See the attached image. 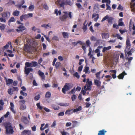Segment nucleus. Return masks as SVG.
<instances>
[{
  "label": "nucleus",
  "instance_id": "nucleus-63",
  "mask_svg": "<svg viewBox=\"0 0 135 135\" xmlns=\"http://www.w3.org/2000/svg\"><path fill=\"white\" fill-rule=\"evenodd\" d=\"M113 28H116V29H118V26L117 23L114 24L113 25Z\"/></svg>",
  "mask_w": 135,
  "mask_h": 135
},
{
  "label": "nucleus",
  "instance_id": "nucleus-12",
  "mask_svg": "<svg viewBox=\"0 0 135 135\" xmlns=\"http://www.w3.org/2000/svg\"><path fill=\"white\" fill-rule=\"evenodd\" d=\"M92 18L95 17L94 20L95 22H97L99 18V15L98 14L94 13L92 15Z\"/></svg>",
  "mask_w": 135,
  "mask_h": 135
},
{
  "label": "nucleus",
  "instance_id": "nucleus-27",
  "mask_svg": "<svg viewBox=\"0 0 135 135\" xmlns=\"http://www.w3.org/2000/svg\"><path fill=\"white\" fill-rule=\"evenodd\" d=\"M51 107L52 108L55 110H58L59 109V107L58 106H57L54 104H52Z\"/></svg>",
  "mask_w": 135,
  "mask_h": 135
},
{
  "label": "nucleus",
  "instance_id": "nucleus-21",
  "mask_svg": "<svg viewBox=\"0 0 135 135\" xmlns=\"http://www.w3.org/2000/svg\"><path fill=\"white\" fill-rule=\"evenodd\" d=\"M51 25L49 23L47 24H44L41 26V27H43L45 28L46 29H48L49 28H50L51 27Z\"/></svg>",
  "mask_w": 135,
  "mask_h": 135
},
{
  "label": "nucleus",
  "instance_id": "nucleus-54",
  "mask_svg": "<svg viewBox=\"0 0 135 135\" xmlns=\"http://www.w3.org/2000/svg\"><path fill=\"white\" fill-rule=\"evenodd\" d=\"M60 63L59 62H57L56 63V64L55 65V66L56 67V68H58L59 66L60 65Z\"/></svg>",
  "mask_w": 135,
  "mask_h": 135
},
{
  "label": "nucleus",
  "instance_id": "nucleus-53",
  "mask_svg": "<svg viewBox=\"0 0 135 135\" xmlns=\"http://www.w3.org/2000/svg\"><path fill=\"white\" fill-rule=\"evenodd\" d=\"M75 92V88H74L71 90V91L69 92V93H71L72 94H74Z\"/></svg>",
  "mask_w": 135,
  "mask_h": 135
},
{
  "label": "nucleus",
  "instance_id": "nucleus-50",
  "mask_svg": "<svg viewBox=\"0 0 135 135\" xmlns=\"http://www.w3.org/2000/svg\"><path fill=\"white\" fill-rule=\"evenodd\" d=\"M66 2L70 6L72 5L73 3L69 0H67Z\"/></svg>",
  "mask_w": 135,
  "mask_h": 135
},
{
  "label": "nucleus",
  "instance_id": "nucleus-16",
  "mask_svg": "<svg viewBox=\"0 0 135 135\" xmlns=\"http://www.w3.org/2000/svg\"><path fill=\"white\" fill-rule=\"evenodd\" d=\"M94 83L97 86L100 87L101 85V82L99 80L96 79H94Z\"/></svg>",
  "mask_w": 135,
  "mask_h": 135
},
{
  "label": "nucleus",
  "instance_id": "nucleus-11",
  "mask_svg": "<svg viewBox=\"0 0 135 135\" xmlns=\"http://www.w3.org/2000/svg\"><path fill=\"white\" fill-rule=\"evenodd\" d=\"M133 59V57H132L127 58V59L128 60V62H126L125 63V66L126 67H128V66L130 64L131 61Z\"/></svg>",
  "mask_w": 135,
  "mask_h": 135
},
{
  "label": "nucleus",
  "instance_id": "nucleus-43",
  "mask_svg": "<svg viewBox=\"0 0 135 135\" xmlns=\"http://www.w3.org/2000/svg\"><path fill=\"white\" fill-rule=\"evenodd\" d=\"M8 92L10 95H12L13 93V91L12 90V89H9L8 90Z\"/></svg>",
  "mask_w": 135,
  "mask_h": 135
},
{
  "label": "nucleus",
  "instance_id": "nucleus-62",
  "mask_svg": "<svg viewBox=\"0 0 135 135\" xmlns=\"http://www.w3.org/2000/svg\"><path fill=\"white\" fill-rule=\"evenodd\" d=\"M43 8L45 9H48V7L46 4H45L43 6Z\"/></svg>",
  "mask_w": 135,
  "mask_h": 135
},
{
  "label": "nucleus",
  "instance_id": "nucleus-6",
  "mask_svg": "<svg viewBox=\"0 0 135 135\" xmlns=\"http://www.w3.org/2000/svg\"><path fill=\"white\" fill-rule=\"evenodd\" d=\"M26 27L23 26V24L19 25L17 27V28L16 29V31L20 33L25 30Z\"/></svg>",
  "mask_w": 135,
  "mask_h": 135
},
{
  "label": "nucleus",
  "instance_id": "nucleus-51",
  "mask_svg": "<svg viewBox=\"0 0 135 135\" xmlns=\"http://www.w3.org/2000/svg\"><path fill=\"white\" fill-rule=\"evenodd\" d=\"M40 98V95L39 94L37 95L35 97L34 99L36 100H38Z\"/></svg>",
  "mask_w": 135,
  "mask_h": 135
},
{
  "label": "nucleus",
  "instance_id": "nucleus-42",
  "mask_svg": "<svg viewBox=\"0 0 135 135\" xmlns=\"http://www.w3.org/2000/svg\"><path fill=\"white\" fill-rule=\"evenodd\" d=\"M85 69L84 70V71L85 72L86 74L88 73L89 69V68L88 66H86L85 68Z\"/></svg>",
  "mask_w": 135,
  "mask_h": 135
},
{
  "label": "nucleus",
  "instance_id": "nucleus-45",
  "mask_svg": "<svg viewBox=\"0 0 135 135\" xmlns=\"http://www.w3.org/2000/svg\"><path fill=\"white\" fill-rule=\"evenodd\" d=\"M72 123L73 127L75 126L78 123V122L75 120L73 121Z\"/></svg>",
  "mask_w": 135,
  "mask_h": 135
},
{
  "label": "nucleus",
  "instance_id": "nucleus-47",
  "mask_svg": "<svg viewBox=\"0 0 135 135\" xmlns=\"http://www.w3.org/2000/svg\"><path fill=\"white\" fill-rule=\"evenodd\" d=\"M58 6H60V7H63L65 4V3L64 2H62L60 4L59 2L57 4Z\"/></svg>",
  "mask_w": 135,
  "mask_h": 135
},
{
  "label": "nucleus",
  "instance_id": "nucleus-3",
  "mask_svg": "<svg viewBox=\"0 0 135 135\" xmlns=\"http://www.w3.org/2000/svg\"><path fill=\"white\" fill-rule=\"evenodd\" d=\"M25 65L27 67H35L38 65V63L36 61H32L31 62H26Z\"/></svg>",
  "mask_w": 135,
  "mask_h": 135
},
{
  "label": "nucleus",
  "instance_id": "nucleus-8",
  "mask_svg": "<svg viewBox=\"0 0 135 135\" xmlns=\"http://www.w3.org/2000/svg\"><path fill=\"white\" fill-rule=\"evenodd\" d=\"M21 120L22 122L26 124H28L29 123V120L27 119L26 117L23 116L21 118Z\"/></svg>",
  "mask_w": 135,
  "mask_h": 135
},
{
  "label": "nucleus",
  "instance_id": "nucleus-37",
  "mask_svg": "<svg viewBox=\"0 0 135 135\" xmlns=\"http://www.w3.org/2000/svg\"><path fill=\"white\" fill-rule=\"evenodd\" d=\"M101 73V71H100L98 72L95 75H96V76L97 78L99 80L100 79V78L99 76L100 74V73Z\"/></svg>",
  "mask_w": 135,
  "mask_h": 135
},
{
  "label": "nucleus",
  "instance_id": "nucleus-24",
  "mask_svg": "<svg viewBox=\"0 0 135 135\" xmlns=\"http://www.w3.org/2000/svg\"><path fill=\"white\" fill-rule=\"evenodd\" d=\"M13 82V80L11 79H9L7 80L6 81V82L7 85L9 86L10 84L12 83Z\"/></svg>",
  "mask_w": 135,
  "mask_h": 135
},
{
  "label": "nucleus",
  "instance_id": "nucleus-7",
  "mask_svg": "<svg viewBox=\"0 0 135 135\" xmlns=\"http://www.w3.org/2000/svg\"><path fill=\"white\" fill-rule=\"evenodd\" d=\"M33 71V69L31 67L29 68L25 66V68L24 72L25 74L28 75L30 72H32Z\"/></svg>",
  "mask_w": 135,
  "mask_h": 135
},
{
  "label": "nucleus",
  "instance_id": "nucleus-64",
  "mask_svg": "<svg viewBox=\"0 0 135 135\" xmlns=\"http://www.w3.org/2000/svg\"><path fill=\"white\" fill-rule=\"evenodd\" d=\"M61 133L62 135H69L68 133L65 132H61Z\"/></svg>",
  "mask_w": 135,
  "mask_h": 135
},
{
  "label": "nucleus",
  "instance_id": "nucleus-9",
  "mask_svg": "<svg viewBox=\"0 0 135 135\" xmlns=\"http://www.w3.org/2000/svg\"><path fill=\"white\" fill-rule=\"evenodd\" d=\"M10 14L9 12H3L2 14V16L5 19H8L10 16Z\"/></svg>",
  "mask_w": 135,
  "mask_h": 135
},
{
  "label": "nucleus",
  "instance_id": "nucleus-4",
  "mask_svg": "<svg viewBox=\"0 0 135 135\" xmlns=\"http://www.w3.org/2000/svg\"><path fill=\"white\" fill-rule=\"evenodd\" d=\"M5 127L6 129V134H12L14 132V131L11 126H6Z\"/></svg>",
  "mask_w": 135,
  "mask_h": 135
},
{
  "label": "nucleus",
  "instance_id": "nucleus-17",
  "mask_svg": "<svg viewBox=\"0 0 135 135\" xmlns=\"http://www.w3.org/2000/svg\"><path fill=\"white\" fill-rule=\"evenodd\" d=\"M126 74H127L124 71L122 73L120 74L118 76V77L119 79H123L124 76L126 75Z\"/></svg>",
  "mask_w": 135,
  "mask_h": 135
},
{
  "label": "nucleus",
  "instance_id": "nucleus-48",
  "mask_svg": "<svg viewBox=\"0 0 135 135\" xmlns=\"http://www.w3.org/2000/svg\"><path fill=\"white\" fill-rule=\"evenodd\" d=\"M34 8V7L33 5H31L29 7V9L31 11H33Z\"/></svg>",
  "mask_w": 135,
  "mask_h": 135
},
{
  "label": "nucleus",
  "instance_id": "nucleus-35",
  "mask_svg": "<svg viewBox=\"0 0 135 135\" xmlns=\"http://www.w3.org/2000/svg\"><path fill=\"white\" fill-rule=\"evenodd\" d=\"M54 13L56 14V16L58 15V13H59V15H60L61 14V12L60 10H59L58 12V10L57 9H55V10Z\"/></svg>",
  "mask_w": 135,
  "mask_h": 135
},
{
  "label": "nucleus",
  "instance_id": "nucleus-38",
  "mask_svg": "<svg viewBox=\"0 0 135 135\" xmlns=\"http://www.w3.org/2000/svg\"><path fill=\"white\" fill-rule=\"evenodd\" d=\"M51 94L50 92L48 91L46 93L45 95L46 98H50L51 96Z\"/></svg>",
  "mask_w": 135,
  "mask_h": 135
},
{
  "label": "nucleus",
  "instance_id": "nucleus-1",
  "mask_svg": "<svg viewBox=\"0 0 135 135\" xmlns=\"http://www.w3.org/2000/svg\"><path fill=\"white\" fill-rule=\"evenodd\" d=\"M131 47L130 42L129 39H127L126 42V47L124 51L125 54L126 56L127 55L129 56L132 55V50L131 49L130 50Z\"/></svg>",
  "mask_w": 135,
  "mask_h": 135
},
{
  "label": "nucleus",
  "instance_id": "nucleus-2",
  "mask_svg": "<svg viewBox=\"0 0 135 135\" xmlns=\"http://www.w3.org/2000/svg\"><path fill=\"white\" fill-rule=\"evenodd\" d=\"M72 87V85L69 83H66L62 89V93L65 94L66 91L69 90Z\"/></svg>",
  "mask_w": 135,
  "mask_h": 135
},
{
  "label": "nucleus",
  "instance_id": "nucleus-25",
  "mask_svg": "<svg viewBox=\"0 0 135 135\" xmlns=\"http://www.w3.org/2000/svg\"><path fill=\"white\" fill-rule=\"evenodd\" d=\"M62 35L65 38H68L69 36L68 33L65 32H63L62 33Z\"/></svg>",
  "mask_w": 135,
  "mask_h": 135
},
{
  "label": "nucleus",
  "instance_id": "nucleus-55",
  "mask_svg": "<svg viewBox=\"0 0 135 135\" xmlns=\"http://www.w3.org/2000/svg\"><path fill=\"white\" fill-rule=\"evenodd\" d=\"M20 94L23 96L26 97L27 96V94L24 92L22 91H21L20 92Z\"/></svg>",
  "mask_w": 135,
  "mask_h": 135
},
{
  "label": "nucleus",
  "instance_id": "nucleus-44",
  "mask_svg": "<svg viewBox=\"0 0 135 135\" xmlns=\"http://www.w3.org/2000/svg\"><path fill=\"white\" fill-rule=\"evenodd\" d=\"M52 40H53L59 41V39L57 36H54L52 38Z\"/></svg>",
  "mask_w": 135,
  "mask_h": 135
},
{
  "label": "nucleus",
  "instance_id": "nucleus-40",
  "mask_svg": "<svg viewBox=\"0 0 135 135\" xmlns=\"http://www.w3.org/2000/svg\"><path fill=\"white\" fill-rule=\"evenodd\" d=\"M44 125H45L44 123L42 124L41 125V127L40 128V129L41 130V131L45 129L46 128V127H45V126L44 128H43V127L44 126Z\"/></svg>",
  "mask_w": 135,
  "mask_h": 135
},
{
  "label": "nucleus",
  "instance_id": "nucleus-18",
  "mask_svg": "<svg viewBox=\"0 0 135 135\" xmlns=\"http://www.w3.org/2000/svg\"><path fill=\"white\" fill-rule=\"evenodd\" d=\"M10 108L12 112L14 113L15 114L16 113V111L14 109V105L13 103L11 102L10 103Z\"/></svg>",
  "mask_w": 135,
  "mask_h": 135
},
{
  "label": "nucleus",
  "instance_id": "nucleus-32",
  "mask_svg": "<svg viewBox=\"0 0 135 135\" xmlns=\"http://www.w3.org/2000/svg\"><path fill=\"white\" fill-rule=\"evenodd\" d=\"M102 2L103 3L106 2V4L109 5L110 3V0H102Z\"/></svg>",
  "mask_w": 135,
  "mask_h": 135
},
{
  "label": "nucleus",
  "instance_id": "nucleus-19",
  "mask_svg": "<svg viewBox=\"0 0 135 135\" xmlns=\"http://www.w3.org/2000/svg\"><path fill=\"white\" fill-rule=\"evenodd\" d=\"M131 11L135 12V3L131 2Z\"/></svg>",
  "mask_w": 135,
  "mask_h": 135
},
{
  "label": "nucleus",
  "instance_id": "nucleus-49",
  "mask_svg": "<svg viewBox=\"0 0 135 135\" xmlns=\"http://www.w3.org/2000/svg\"><path fill=\"white\" fill-rule=\"evenodd\" d=\"M15 20L13 17H11L9 20V22H15Z\"/></svg>",
  "mask_w": 135,
  "mask_h": 135
},
{
  "label": "nucleus",
  "instance_id": "nucleus-10",
  "mask_svg": "<svg viewBox=\"0 0 135 135\" xmlns=\"http://www.w3.org/2000/svg\"><path fill=\"white\" fill-rule=\"evenodd\" d=\"M64 13L65 14L63 15L62 17H60V19L62 21H65L67 18L68 17V13L67 12H64Z\"/></svg>",
  "mask_w": 135,
  "mask_h": 135
},
{
  "label": "nucleus",
  "instance_id": "nucleus-46",
  "mask_svg": "<svg viewBox=\"0 0 135 135\" xmlns=\"http://www.w3.org/2000/svg\"><path fill=\"white\" fill-rule=\"evenodd\" d=\"M6 19L2 17L0 18V21L1 22H5L6 21Z\"/></svg>",
  "mask_w": 135,
  "mask_h": 135
},
{
  "label": "nucleus",
  "instance_id": "nucleus-13",
  "mask_svg": "<svg viewBox=\"0 0 135 135\" xmlns=\"http://www.w3.org/2000/svg\"><path fill=\"white\" fill-rule=\"evenodd\" d=\"M28 18V16L27 14H25L22 15L20 17V19L21 21H23V19L26 20Z\"/></svg>",
  "mask_w": 135,
  "mask_h": 135
},
{
  "label": "nucleus",
  "instance_id": "nucleus-23",
  "mask_svg": "<svg viewBox=\"0 0 135 135\" xmlns=\"http://www.w3.org/2000/svg\"><path fill=\"white\" fill-rule=\"evenodd\" d=\"M106 132V131L104 129H103L99 131L98 135H104L105 133Z\"/></svg>",
  "mask_w": 135,
  "mask_h": 135
},
{
  "label": "nucleus",
  "instance_id": "nucleus-59",
  "mask_svg": "<svg viewBox=\"0 0 135 135\" xmlns=\"http://www.w3.org/2000/svg\"><path fill=\"white\" fill-rule=\"evenodd\" d=\"M113 20V18H112L110 17L109 18H108L107 21L108 23H112Z\"/></svg>",
  "mask_w": 135,
  "mask_h": 135
},
{
  "label": "nucleus",
  "instance_id": "nucleus-60",
  "mask_svg": "<svg viewBox=\"0 0 135 135\" xmlns=\"http://www.w3.org/2000/svg\"><path fill=\"white\" fill-rule=\"evenodd\" d=\"M50 55V53L49 52H48L47 53H44L43 54V57H45L46 56L49 55Z\"/></svg>",
  "mask_w": 135,
  "mask_h": 135
},
{
  "label": "nucleus",
  "instance_id": "nucleus-14",
  "mask_svg": "<svg viewBox=\"0 0 135 135\" xmlns=\"http://www.w3.org/2000/svg\"><path fill=\"white\" fill-rule=\"evenodd\" d=\"M31 131L29 130H25L22 132V135H30L31 134Z\"/></svg>",
  "mask_w": 135,
  "mask_h": 135
},
{
  "label": "nucleus",
  "instance_id": "nucleus-22",
  "mask_svg": "<svg viewBox=\"0 0 135 135\" xmlns=\"http://www.w3.org/2000/svg\"><path fill=\"white\" fill-rule=\"evenodd\" d=\"M73 113V109H71L67 110L65 112L66 114L71 115Z\"/></svg>",
  "mask_w": 135,
  "mask_h": 135
},
{
  "label": "nucleus",
  "instance_id": "nucleus-56",
  "mask_svg": "<svg viewBox=\"0 0 135 135\" xmlns=\"http://www.w3.org/2000/svg\"><path fill=\"white\" fill-rule=\"evenodd\" d=\"M73 75L74 76L77 78H79V74L77 72H76L75 74H74Z\"/></svg>",
  "mask_w": 135,
  "mask_h": 135
},
{
  "label": "nucleus",
  "instance_id": "nucleus-31",
  "mask_svg": "<svg viewBox=\"0 0 135 135\" xmlns=\"http://www.w3.org/2000/svg\"><path fill=\"white\" fill-rule=\"evenodd\" d=\"M26 108V106L25 105L20 104V109L21 110H24Z\"/></svg>",
  "mask_w": 135,
  "mask_h": 135
},
{
  "label": "nucleus",
  "instance_id": "nucleus-36",
  "mask_svg": "<svg viewBox=\"0 0 135 135\" xmlns=\"http://www.w3.org/2000/svg\"><path fill=\"white\" fill-rule=\"evenodd\" d=\"M77 6L78 8L80 9L83 8L81 5L79 3H76L75 4Z\"/></svg>",
  "mask_w": 135,
  "mask_h": 135
},
{
  "label": "nucleus",
  "instance_id": "nucleus-33",
  "mask_svg": "<svg viewBox=\"0 0 135 135\" xmlns=\"http://www.w3.org/2000/svg\"><path fill=\"white\" fill-rule=\"evenodd\" d=\"M11 42L9 41L6 44V45L4 46L3 47L4 49H8L9 47V45H11Z\"/></svg>",
  "mask_w": 135,
  "mask_h": 135
},
{
  "label": "nucleus",
  "instance_id": "nucleus-20",
  "mask_svg": "<svg viewBox=\"0 0 135 135\" xmlns=\"http://www.w3.org/2000/svg\"><path fill=\"white\" fill-rule=\"evenodd\" d=\"M102 36L103 38L107 39L109 37V35L108 33H102Z\"/></svg>",
  "mask_w": 135,
  "mask_h": 135
},
{
  "label": "nucleus",
  "instance_id": "nucleus-30",
  "mask_svg": "<svg viewBox=\"0 0 135 135\" xmlns=\"http://www.w3.org/2000/svg\"><path fill=\"white\" fill-rule=\"evenodd\" d=\"M59 105L61 106L67 107L68 106L69 104L68 103H59Z\"/></svg>",
  "mask_w": 135,
  "mask_h": 135
},
{
  "label": "nucleus",
  "instance_id": "nucleus-29",
  "mask_svg": "<svg viewBox=\"0 0 135 135\" xmlns=\"http://www.w3.org/2000/svg\"><path fill=\"white\" fill-rule=\"evenodd\" d=\"M20 13V12L19 11L16 10L13 12L12 14L13 16H18L19 15Z\"/></svg>",
  "mask_w": 135,
  "mask_h": 135
},
{
  "label": "nucleus",
  "instance_id": "nucleus-61",
  "mask_svg": "<svg viewBox=\"0 0 135 135\" xmlns=\"http://www.w3.org/2000/svg\"><path fill=\"white\" fill-rule=\"evenodd\" d=\"M85 104H86V105L85 106V107L86 108L89 107L91 105V104L89 102L86 103H85Z\"/></svg>",
  "mask_w": 135,
  "mask_h": 135
},
{
  "label": "nucleus",
  "instance_id": "nucleus-5",
  "mask_svg": "<svg viewBox=\"0 0 135 135\" xmlns=\"http://www.w3.org/2000/svg\"><path fill=\"white\" fill-rule=\"evenodd\" d=\"M92 82L90 81L89 83H86V84L84 87V89L86 91L90 90L91 89V86L92 85Z\"/></svg>",
  "mask_w": 135,
  "mask_h": 135
},
{
  "label": "nucleus",
  "instance_id": "nucleus-39",
  "mask_svg": "<svg viewBox=\"0 0 135 135\" xmlns=\"http://www.w3.org/2000/svg\"><path fill=\"white\" fill-rule=\"evenodd\" d=\"M36 105L37 106L38 108L40 110H42V109L43 108V107L41 106L40 105V103H37L36 104Z\"/></svg>",
  "mask_w": 135,
  "mask_h": 135
},
{
  "label": "nucleus",
  "instance_id": "nucleus-15",
  "mask_svg": "<svg viewBox=\"0 0 135 135\" xmlns=\"http://www.w3.org/2000/svg\"><path fill=\"white\" fill-rule=\"evenodd\" d=\"M32 47L28 46H25L24 48V50L27 52H30L31 50Z\"/></svg>",
  "mask_w": 135,
  "mask_h": 135
},
{
  "label": "nucleus",
  "instance_id": "nucleus-52",
  "mask_svg": "<svg viewBox=\"0 0 135 135\" xmlns=\"http://www.w3.org/2000/svg\"><path fill=\"white\" fill-rule=\"evenodd\" d=\"M90 39L91 41H95L97 40L96 38L93 36L91 37L90 38Z\"/></svg>",
  "mask_w": 135,
  "mask_h": 135
},
{
  "label": "nucleus",
  "instance_id": "nucleus-26",
  "mask_svg": "<svg viewBox=\"0 0 135 135\" xmlns=\"http://www.w3.org/2000/svg\"><path fill=\"white\" fill-rule=\"evenodd\" d=\"M111 47H112L111 46H109L107 47H104L102 51V52H104L107 50L111 49Z\"/></svg>",
  "mask_w": 135,
  "mask_h": 135
},
{
  "label": "nucleus",
  "instance_id": "nucleus-28",
  "mask_svg": "<svg viewBox=\"0 0 135 135\" xmlns=\"http://www.w3.org/2000/svg\"><path fill=\"white\" fill-rule=\"evenodd\" d=\"M122 18H120L119 20L118 26H122L124 25L123 22H122Z\"/></svg>",
  "mask_w": 135,
  "mask_h": 135
},
{
  "label": "nucleus",
  "instance_id": "nucleus-58",
  "mask_svg": "<svg viewBox=\"0 0 135 135\" xmlns=\"http://www.w3.org/2000/svg\"><path fill=\"white\" fill-rule=\"evenodd\" d=\"M58 59L60 61H62L64 60L63 57L61 56H59L58 57Z\"/></svg>",
  "mask_w": 135,
  "mask_h": 135
},
{
  "label": "nucleus",
  "instance_id": "nucleus-41",
  "mask_svg": "<svg viewBox=\"0 0 135 135\" xmlns=\"http://www.w3.org/2000/svg\"><path fill=\"white\" fill-rule=\"evenodd\" d=\"M77 97L74 94L71 96V99L73 101H74L76 99Z\"/></svg>",
  "mask_w": 135,
  "mask_h": 135
},
{
  "label": "nucleus",
  "instance_id": "nucleus-57",
  "mask_svg": "<svg viewBox=\"0 0 135 135\" xmlns=\"http://www.w3.org/2000/svg\"><path fill=\"white\" fill-rule=\"evenodd\" d=\"M116 37H117L118 39H119L121 40H122L123 39V38L122 37H121L120 35L118 34H116Z\"/></svg>",
  "mask_w": 135,
  "mask_h": 135
},
{
  "label": "nucleus",
  "instance_id": "nucleus-34",
  "mask_svg": "<svg viewBox=\"0 0 135 135\" xmlns=\"http://www.w3.org/2000/svg\"><path fill=\"white\" fill-rule=\"evenodd\" d=\"M134 24V23L132 21V20L131 19L130 20V22H129V28L130 30L132 28V26Z\"/></svg>",
  "mask_w": 135,
  "mask_h": 135
}]
</instances>
